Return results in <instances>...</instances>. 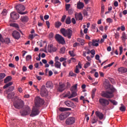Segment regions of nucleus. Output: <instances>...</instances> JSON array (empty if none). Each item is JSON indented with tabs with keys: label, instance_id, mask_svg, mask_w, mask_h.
<instances>
[{
	"label": "nucleus",
	"instance_id": "bb28decb",
	"mask_svg": "<svg viewBox=\"0 0 127 127\" xmlns=\"http://www.w3.org/2000/svg\"><path fill=\"white\" fill-rule=\"evenodd\" d=\"M78 42H80L81 45L83 46L85 45V40L83 39H81L80 38H77Z\"/></svg>",
	"mask_w": 127,
	"mask_h": 127
},
{
	"label": "nucleus",
	"instance_id": "4c0bfd02",
	"mask_svg": "<svg viewBox=\"0 0 127 127\" xmlns=\"http://www.w3.org/2000/svg\"><path fill=\"white\" fill-rule=\"evenodd\" d=\"M90 66H91V63H90L89 62H87L84 65V68L85 69H87V68H88V67H90Z\"/></svg>",
	"mask_w": 127,
	"mask_h": 127
},
{
	"label": "nucleus",
	"instance_id": "6ab92c4d",
	"mask_svg": "<svg viewBox=\"0 0 127 127\" xmlns=\"http://www.w3.org/2000/svg\"><path fill=\"white\" fill-rule=\"evenodd\" d=\"M66 89V86H65V84H60L59 87V92H63L64 90Z\"/></svg>",
	"mask_w": 127,
	"mask_h": 127
},
{
	"label": "nucleus",
	"instance_id": "ea45409f",
	"mask_svg": "<svg viewBox=\"0 0 127 127\" xmlns=\"http://www.w3.org/2000/svg\"><path fill=\"white\" fill-rule=\"evenodd\" d=\"M98 122V120L96 119V117H94L92 120H91V123L92 124H96Z\"/></svg>",
	"mask_w": 127,
	"mask_h": 127
},
{
	"label": "nucleus",
	"instance_id": "6e6d98bb",
	"mask_svg": "<svg viewBox=\"0 0 127 127\" xmlns=\"http://www.w3.org/2000/svg\"><path fill=\"white\" fill-rule=\"evenodd\" d=\"M70 6H71V5L70 4H66L65 5L66 10L68 11L70 8Z\"/></svg>",
	"mask_w": 127,
	"mask_h": 127
},
{
	"label": "nucleus",
	"instance_id": "4be33fe9",
	"mask_svg": "<svg viewBox=\"0 0 127 127\" xmlns=\"http://www.w3.org/2000/svg\"><path fill=\"white\" fill-rule=\"evenodd\" d=\"M46 86L47 87V88H53V83H52V82L49 81H47Z\"/></svg>",
	"mask_w": 127,
	"mask_h": 127
},
{
	"label": "nucleus",
	"instance_id": "5fc2aeb1",
	"mask_svg": "<svg viewBox=\"0 0 127 127\" xmlns=\"http://www.w3.org/2000/svg\"><path fill=\"white\" fill-rule=\"evenodd\" d=\"M3 42L5 43H6L7 44H8L10 42V40L8 38H6L5 40H4Z\"/></svg>",
	"mask_w": 127,
	"mask_h": 127
},
{
	"label": "nucleus",
	"instance_id": "79ce46f5",
	"mask_svg": "<svg viewBox=\"0 0 127 127\" xmlns=\"http://www.w3.org/2000/svg\"><path fill=\"white\" fill-rule=\"evenodd\" d=\"M10 26H12L13 27H15L16 28H19V26H18V24L13 23L10 24Z\"/></svg>",
	"mask_w": 127,
	"mask_h": 127
},
{
	"label": "nucleus",
	"instance_id": "a19ab883",
	"mask_svg": "<svg viewBox=\"0 0 127 127\" xmlns=\"http://www.w3.org/2000/svg\"><path fill=\"white\" fill-rule=\"evenodd\" d=\"M109 101L113 104V105H114L115 106H117V105H118V102L116 101L115 100L109 99Z\"/></svg>",
	"mask_w": 127,
	"mask_h": 127
},
{
	"label": "nucleus",
	"instance_id": "0e129e2a",
	"mask_svg": "<svg viewBox=\"0 0 127 127\" xmlns=\"http://www.w3.org/2000/svg\"><path fill=\"white\" fill-rule=\"evenodd\" d=\"M71 22L73 24H76V20L74 18H72V19H71Z\"/></svg>",
	"mask_w": 127,
	"mask_h": 127
},
{
	"label": "nucleus",
	"instance_id": "864d4df0",
	"mask_svg": "<svg viewBox=\"0 0 127 127\" xmlns=\"http://www.w3.org/2000/svg\"><path fill=\"white\" fill-rule=\"evenodd\" d=\"M49 64L51 65L52 67H53V66H54V62L53 60H50L49 62Z\"/></svg>",
	"mask_w": 127,
	"mask_h": 127
},
{
	"label": "nucleus",
	"instance_id": "ddd939ff",
	"mask_svg": "<svg viewBox=\"0 0 127 127\" xmlns=\"http://www.w3.org/2000/svg\"><path fill=\"white\" fill-rule=\"evenodd\" d=\"M72 33H73L72 30L70 29H66V32L65 33L66 37L67 36V38L70 39V38H71V36H72Z\"/></svg>",
	"mask_w": 127,
	"mask_h": 127
},
{
	"label": "nucleus",
	"instance_id": "2f4dec72",
	"mask_svg": "<svg viewBox=\"0 0 127 127\" xmlns=\"http://www.w3.org/2000/svg\"><path fill=\"white\" fill-rule=\"evenodd\" d=\"M61 25H62V23H61V22L60 21H57L55 23V27L57 28H59L60 27V26H61Z\"/></svg>",
	"mask_w": 127,
	"mask_h": 127
},
{
	"label": "nucleus",
	"instance_id": "3c124183",
	"mask_svg": "<svg viewBox=\"0 0 127 127\" xmlns=\"http://www.w3.org/2000/svg\"><path fill=\"white\" fill-rule=\"evenodd\" d=\"M90 53L91 54H92V55H93V56H92V58H93V57H94V55H95L96 54V52L95 51V50H92L90 51Z\"/></svg>",
	"mask_w": 127,
	"mask_h": 127
},
{
	"label": "nucleus",
	"instance_id": "9b49d317",
	"mask_svg": "<svg viewBox=\"0 0 127 127\" xmlns=\"http://www.w3.org/2000/svg\"><path fill=\"white\" fill-rule=\"evenodd\" d=\"M11 18L14 20H16L19 18V14H17L16 12H12L10 13Z\"/></svg>",
	"mask_w": 127,
	"mask_h": 127
},
{
	"label": "nucleus",
	"instance_id": "393cba45",
	"mask_svg": "<svg viewBox=\"0 0 127 127\" xmlns=\"http://www.w3.org/2000/svg\"><path fill=\"white\" fill-rule=\"evenodd\" d=\"M64 104L65 105H66V106H67V107H72V106H73V105H74L73 103L69 101H65Z\"/></svg>",
	"mask_w": 127,
	"mask_h": 127
},
{
	"label": "nucleus",
	"instance_id": "4d7b16f0",
	"mask_svg": "<svg viewBox=\"0 0 127 127\" xmlns=\"http://www.w3.org/2000/svg\"><path fill=\"white\" fill-rule=\"evenodd\" d=\"M65 19H66V15H64L62 17L61 21H62V22H64V21H65Z\"/></svg>",
	"mask_w": 127,
	"mask_h": 127
},
{
	"label": "nucleus",
	"instance_id": "f257e3e1",
	"mask_svg": "<svg viewBox=\"0 0 127 127\" xmlns=\"http://www.w3.org/2000/svg\"><path fill=\"white\" fill-rule=\"evenodd\" d=\"M111 91H106L102 92L101 93L102 97L104 98H106V99H112L114 97V92H115V88L111 89Z\"/></svg>",
	"mask_w": 127,
	"mask_h": 127
},
{
	"label": "nucleus",
	"instance_id": "603ef678",
	"mask_svg": "<svg viewBox=\"0 0 127 127\" xmlns=\"http://www.w3.org/2000/svg\"><path fill=\"white\" fill-rule=\"evenodd\" d=\"M51 1L53 3H59L60 2L59 0H52Z\"/></svg>",
	"mask_w": 127,
	"mask_h": 127
},
{
	"label": "nucleus",
	"instance_id": "bf43d9fd",
	"mask_svg": "<svg viewBox=\"0 0 127 127\" xmlns=\"http://www.w3.org/2000/svg\"><path fill=\"white\" fill-rule=\"evenodd\" d=\"M67 60V59L65 58H61L60 59V62H63V61H66Z\"/></svg>",
	"mask_w": 127,
	"mask_h": 127
},
{
	"label": "nucleus",
	"instance_id": "338daca9",
	"mask_svg": "<svg viewBox=\"0 0 127 127\" xmlns=\"http://www.w3.org/2000/svg\"><path fill=\"white\" fill-rule=\"evenodd\" d=\"M29 38L31 40L33 39V38H34V34H30L29 35Z\"/></svg>",
	"mask_w": 127,
	"mask_h": 127
},
{
	"label": "nucleus",
	"instance_id": "412c9836",
	"mask_svg": "<svg viewBox=\"0 0 127 127\" xmlns=\"http://www.w3.org/2000/svg\"><path fill=\"white\" fill-rule=\"evenodd\" d=\"M99 41H100V39L93 40V46L98 47L99 46Z\"/></svg>",
	"mask_w": 127,
	"mask_h": 127
},
{
	"label": "nucleus",
	"instance_id": "49530a36",
	"mask_svg": "<svg viewBox=\"0 0 127 127\" xmlns=\"http://www.w3.org/2000/svg\"><path fill=\"white\" fill-rule=\"evenodd\" d=\"M5 77V73H0V80L3 79Z\"/></svg>",
	"mask_w": 127,
	"mask_h": 127
},
{
	"label": "nucleus",
	"instance_id": "f704fd0d",
	"mask_svg": "<svg viewBox=\"0 0 127 127\" xmlns=\"http://www.w3.org/2000/svg\"><path fill=\"white\" fill-rule=\"evenodd\" d=\"M12 84H13V82H12L11 81L7 83L6 85H5L3 86V89H6V88H8V87H9L10 86H11V85H12Z\"/></svg>",
	"mask_w": 127,
	"mask_h": 127
},
{
	"label": "nucleus",
	"instance_id": "13d9d810",
	"mask_svg": "<svg viewBox=\"0 0 127 127\" xmlns=\"http://www.w3.org/2000/svg\"><path fill=\"white\" fill-rule=\"evenodd\" d=\"M14 90V86H11L8 89V92H11L12 91H13Z\"/></svg>",
	"mask_w": 127,
	"mask_h": 127
},
{
	"label": "nucleus",
	"instance_id": "e433bc0d",
	"mask_svg": "<svg viewBox=\"0 0 127 127\" xmlns=\"http://www.w3.org/2000/svg\"><path fill=\"white\" fill-rule=\"evenodd\" d=\"M105 12V6H101V15L102 17H105V15H104V12Z\"/></svg>",
	"mask_w": 127,
	"mask_h": 127
},
{
	"label": "nucleus",
	"instance_id": "f03ea898",
	"mask_svg": "<svg viewBox=\"0 0 127 127\" xmlns=\"http://www.w3.org/2000/svg\"><path fill=\"white\" fill-rule=\"evenodd\" d=\"M42 105H44V100L41 99L39 96H37L35 98V106L36 108L41 107Z\"/></svg>",
	"mask_w": 127,
	"mask_h": 127
},
{
	"label": "nucleus",
	"instance_id": "39448f33",
	"mask_svg": "<svg viewBox=\"0 0 127 127\" xmlns=\"http://www.w3.org/2000/svg\"><path fill=\"white\" fill-rule=\"evenodd\" d=\"M31 112V109L29 107L27 106L25 110H22L20 111V114L22 117H25V116H27L30 114Z\"/></svg>",
	"mask_w": 127,
	"mask_h": 127
},
{
	"label": "nucleus",
	"instance_id": "69168bd1",
	"mask_svg": "<svg viewBox=\"0 0 127 127\" xmlns=\"http://www.w3.org/2000/svg\"><path fill=\"white\" fill-rule=\"evenodd\" d=\"M76 67L78 68H79V69H81L82 68V65H81V64L80 63H79L78 65H76Z\"/></svg>",
	"mask_w": 127,
	"mask_h": 127
},
{
	"label": "nucleus",
	"instance_id": "4468645a",
	"mask_svg": "<svg viewBox=\"0 0 127 127\" xmlns=\"http://www.w3.org/2000/svg\"><path fill=\"white\" fill-rule=\"evenodd\" d=\"M118 72L121 74H124L127 72V67H121L118 68Z\"/></svg>",
	"mask_w": 127,
	"mask_h": 127
},
{
	"label": "nucleus",
	"instance_id": "58836bf2",
	"mask_svg": "<svg viewBox=\"0 0 127 127\" xmlns=\"http://www.w3.org/2000/svg\"><path fill=\"white\" fill-rule=\"evenodd\" d=\"M69 77H76V76H77V74H76V73H74L73 71H70L69 73Z\"/></svg>",
	"mask_w": 127,
	"mask_h": 127
},
{
	"label": "nucleus",
	"instance_id": "dca6fc26",
	"mask_svg": "<svg viewBox=\"0 0 127 127\" xmlns=\"http://www.w3.org/2000/svg\"><path fill=\"white\" fill-rule=\"evenodd\" d=\"M75 17L76 20H83V15H82L81 13L75 14Z\"/></svg>",
	"mask_w": 127,
	"mask_h": 127
},
{
	"label": "nucleus",
	"instance_id": "1a4fd4ad",
	"mask_svg": "<svg viewBox=\"0 0 127 127\" xmlns=\"http://www.w3.org/2000/svg\"><path fill=\"white\" fill-rule=\"evenodd\" d=\"M41 95L42 97H45L48 96V91L45 88V85H42L41 88Z\"/></svg>",
	"mask_w": 127,
	"mask_h": 127
},
{
	"label": "nucleus",
	"instance_id": "f3484780",
	"mask_svg": "<svg viewBox=\"0 0 127 127\" xmlns=\"http://www.w3.org/2000/svg\"><path fill=\"white\" fill-rule=\"evenodd\" d=\"M20 20L22 22H27L29 20V18L27 16H22Z\"/></svg>",
	"mask_w": 127,
	"mask_h": 127
},
{
	"label": "nucleus",
	"instance_id": "680f3d73",
	"mask_svg": "<svg viewBox=\"0 0 127 127\" xmlns=\"http://www.w3.org/2000/svg\"><path fill=\"white\" fill-rule=\"evenodd\" d=\"M7 11L6 9H4L2 11V15H6V13Z\"/></svg>",
	"mask_w": 127,
	"mask_h": 127
},
{
	"label": "nucleus",
	"instance_id": "2eb2a0df",
	"mask_svg": "<svg viewBox=\"0 0 127 127\" xmlns=\"http://www.w3.org/2000/svg\"><path fill=\"white\" fill-rule=\"evenodd\" d=\"M95 115L96 117H98V118H99V120H103V119H104V114L100 112V111H96Z\"/></svg>",
	"mask_w": 127,
	"mask_h": 127
},
{
	"label": "nucleus",
	"instance_id": "423d86ee",
	"mask_svg": "<svg viewBox=\"0 0 127 127\" xmlns=\"http://www.w3.org/2000/svg\"><path fill=\"white\" fill-rule=\"evenodd\" d=\"M109 101V100H107L105 98H100L99 102L102 107H107V106H109V105H110Z\"/></svg>",
	"mask_w": 127,
	"mask_h": 127
},
{
	"label": "nucleus",
	"instance_id": "37998d69",
	"mask_svg": "<svg viewBox=\"0 0 127 127\" xmlns=\"http://www.w3.org/2000/svg\"><path fill=\"white\" fill-rule=\"evenodd\" d=\"M32 58V57H31V56L27 55L26 57V61H29V60H31Z\"/></svg>",
	"mask_w": 127,
	"mask_h": 127
},
{
	"label": "nucleus",
	"instance_id": "de8ad7c7",
	"mask_svg": "<svg viewBox=\"0 0 127 127\" xmlns=\"http://www.w3.org/2000/svg\"><path fill=\"white\" fill-rule=\"evenodd\" d=\"M65 47H62V48L61 49V53L62 54L65 53Z\"/></svg>",
	"mask_w": 127,
	"mask_h": 127
},
{
	"label": "nucleus",
	"instance_id": "7c9ffc66",
	"mask_svg": "<svg viewBox=\"0 0 127 127\" xmlns=\"http://www.w3.org/2000/svg\"><path fill=\"white\" fill-rule=\"evenodd\" d=\"M122 40L123 41H126L127 39V35L126 34V33L123 32L122 33Z\"/></svg>",
	"mask_w": 127,
	"mask_h": 127
},
{
	"label": "nucleus",
	"instance_id": "0eeeda50",
	"mask_svg": "<svg viewBox=\"0 0 127 127\" xmlns=\"http://www.w3.org/2000/svg\"><path fill=\"white\" fill-rule=\"evenodd\" d=\"M55 38L57 41L59 42V43H61V44H64V43H65V40H64V38L61 35L56 34L55 36Z\"/></svg>",
	"mask_w": 127,
	"mask_h": 127
},
{
	"label": "nucleus",
	"instance_id": "e2e57ef3",
	"mask_svg": "<svg viewBox=\"0 0 127 127\" xmlns=\"http://www.w3.org/2000/svg\"><path fill=\"white\" fill-rule=\"evenodd\" d=\"M55 62H59V57L58 56L55 58Z\"/></svg>",
	"mask_w": 127,
	"mask_h": 127
},
{
	"label": "nucleus",
	"instance_id": "6e6552de",
	"mask_svg": "<svg viewBox=\"0 0 127 127\" xmlns=\"http://www.w3.org/2000/svg\"><path fill=\"white\" fill-rule=\"evenodd\" d=\"M37 108L35 106L33 107L31 114L30 115V117H33L39 115V109Z\"/></svg>",
	"mask_w": 127,
	"mask_h": 127
},
{
	"label": "nucleus",
	"instance_id": "9d476101",
	"mask_svg": "<svg viewBox=\"0 0 127 127\" xmlns=\"http://www.w3.org/2000/svg\"><path fill=\"white\" fill-rule=\"evenodd\" d=\"M75 123V118L73 117L68 118L65 121L66 125L68 126H71V125H73Z\"/></svg>",
	"mask_w": 127,
	"mask_h": 127
},
{
	"label": "nucleus",
	"instance_id": "aec40b11",
	"mask_svg": "<svg viewBox=\"0 0 127 127\" xmlns=\"http://www.w3.org/2000/svg\"><path fill=\"white\" fill-rule=\"evenodd\" d=\"M77 7L78 9H81L84 7V3L82 2H79L77 4Z\"/></svg>",
	"mask_w": 127,
	"mask_h": 127
},
{
	"label": "nucleus",
	"instance_id": "8fccbe9b",
	"mask_svg": "<svg viewBox=\"0 0 127 127\" xmlns=\"http://www.w3.org/2000/svg\"><path fill=\"white\" fill-rule=\"evenodd\" d=\"M69 54L70 55L71 57H74L75 56V54H74V52L72 51H69Z\"/></svg>",
	"mask_w": 127,
	"mask_h": 127
},
{
	"label": "nucleus",
	"instance_id": "774afa93",
	"mask_svg": "<svg viewBox=\"0 0 127 127\" xmlns=\"http://www.w3.org/2000/svg\"><path fill=\"white\" fill-rule=\"evenodd\" d=\"M68 11L69 14H72L73 13V10L72 9H69Z\"/></svg>",
	"mask_w": 127,
	"mask_h": 127
},
{
	"label": "nucleus",
	"instance_id": "a878e982",
	"mask_svg": "<svg viewBox=\"0 0 127 127\" xmlns=\"http://www.w3.org/2000/svg\"><path fill=\"white\" fill-rule=\"evenodd\" d=\"M61 33L64 36L66 37V32L67 31V29H65V28H62L60 30Z\"/></svg>",
	"mask_w": 127,
	"mask_h": 127
},
{
	"label": "nucleus",
	"instance_id": "7ed1b4c3",
	"mask_svg": "<svg viewBox=\"0 0 127 127\" xmlns=\"http://www.w3.org/2000/svg\"><path fill=\"white\" fill-rule=\"evenodd\" d=\"M24 105V103L23 102V101L21 100V99H19L17 100L14 103V106L15 109H22V107Z\"/></svg>",
	"mask_w": 127,
	"mask_h": 127
},
{
	"label": "nucleus",
	"instance_id": "72a5a7b5",
	"mask_svg": "<svg viewBox=\"0 0 127 127\" xmlns=\"http://www.w3.org/2000/svg\"><path fill=\"white\" fill-rule=\"evenodd\" d=\"M66 24H70L71 23V18L68 16L65 20Z\"/></svg>",
	"mask_w": 127,
	"mask_h": 127
},
{
	"label": "nucleus",
	"instance_id": "a18cd8bd",
	"mask_svg": "<svg viewBox=\"0 0 127 127\" xmlns=\"http://www.w3.org/2000/svg\"><path fill=\"white\" fill-rule=\"evenodd\" d=\"M71 95V93H70V92H68L66 94H65L64 97V98H67L68 97V99H69V97H70V96Z\"/></svg>",
	"mask_w": 127,
	"mask_h": 127
},
{
	"label": "nucleus",
	"instance_id": "b1692460",
	"mask_svg": "<svg viewBox=\"0 0 127 127\" xmlns=\"http://www.w3.org/2000/svg\"><path fill=\"white\" fill-rule=\"evenodd\" d=\"M77 86H78L77 84H75V85L72 86L70 89V91L71 92H77Z\"/></svg>",
	"mask_w": 127,
	"mask_h": 127
},
{
	"label": "nucleus",
	"instance_id": "c9c22d12",
	"mask_svg": "<svg viewBox=\"0 0 127 127\" xmlns=\"http://www.w3.org/2000/svg\"><path fill=\"white\" fill-rule=\"evenodd\" d=\"M120 110L121 112H126V107L124 106V104H121V107L120 108Z\"/></svg>",
	"mask_w": 127,
	"mask_h": 127
},
{
	"label": "nucleus",
	"instance_id": "c03bdc74",
	"mask_svg": "<svg viewBox=\"0 0 127 127\" xmlns=\"http://www.w3.org/2000/svg\"><path fill=\"white\" fill-rule=\"evenodd\" d=\"M115 37L116 39L120 38V33L119 32L115 33Z\"/></svg>",
	"mask_w": 127,
	"mask_h": 127
},
{
	"label": "nucleus",
	"instance_id": "f8f14e48",
	"mask_svg": "<svg viewBox=\"0 0 127 127\" xmlns=\"http://www.w3.org/2000/svg\"><path fill=\"white\" fill-rule=\"evenodd\" d=\"M12 35L15 39H19L20 38V34L17 31H14Z\"/></svg>",
	"mask_w": 127,
	"mask_h": 127
},
{
	"label": "nucleus",
	"instance_id": "473e14b6",
	"mask_svg": "<svg viewBox=\"0 0 127 127\" xmlns=\"http://www.w3.org/2000/svg\"><path fill=\"white\" fill-rule=\"evenodd\" d=\"M4 83H8V82H9V81H11V76H7V77H6L4 79Z\"/></svg>",
	"mask_w": 127,
	"mask_h": 127
},
{
	"label": "nucleus",
	"instance_id": "c85d7f7f",
	"mask_svg": "<svg viewBox=\"0 0 127 127\" xmlns=\"http://www.w3.org/2000/svg\"><path fill=\"white\" fill-rule=\"evenodd\" d=\"M97 91L96 88H93L92 90V94L91 97L92 99H94L95 98V96L96 95V91Z\"/></svg>",
	"mask_w": 127,
	"mask_h": 127
},
{
	"label": "nucleus",
	"instance_id": "c756f323",
	"mask_svg": "<svg viewBox=\"0 0 127 127\" xmlns=\"http://www.w3.org/2000/svg\"><path fill=\"white\" fill-rule=\"evenodd\" d=\"M60 112H66L67 111H71V108H60Z\"/></svg>",
	"mask_w": 127,
	"mask_h": 127
},
{
	"label": "nucleus",
	"instance_id": "20e7f679",
	"mask_svg": "<svg viewBox=\"0 0 127 127\" xmlns=\"http://www.w3.org/2000/svg\"><path fill=\"white\" fill-rule=\"evenodd\" d=\"M16 9L17 12H18V13H19L20 14L23 15V14H26V13H27V12L26 11L22 12L25 10V7H24V5L22 4H19L16 5Z\"/></svg>",
	"mask_w": 127,
	"mask_h": 127
},
{
	"label": "nucleus",
	"instance_id": "a211bd4d",
	"mask_svg": "<svg viewBox=\"0 0 127 127\" xmlns=\"http://www.w3.org/2000/svg\"><path fill=\"white\" fill-rule=\"evenodd\" d=\"M66 118H67V113H62L60 115V120L61 121H64Z\"/></svg>",
	"mask_w": 127,
	"mask_h": 127
},
{
	"label": "nucleus",
	"instance_id": "09e8293b",
	"mask_svg": "<svg viewBox=\"0 0 127 127\" xmlns=\"http://www.w3.org/2000/svg\"><path fill=\"white\" fill-rule=\"evenodd\" d=\"M123 46L119 47V50H120V55H122L123 54Z\"/></svg>",
	"mask_w": 127,
	"mask_h": 127
},
{
	"label": "nucleus",
	"instance_id": "052dcab7",
	"mask_svg": "<svg viewBox=\"0 0 127 127\" xmlns=\"http://www.w3.org/2000/svg\"><path fill=\"white\" fill-rule=\"evenodd\" d=\"M107 21L109 23H112V22H113V20L111 19V18H108L107 19Z\"/></svg>",
	"mask_w": 127,
	"mask_h": 127
},
{
	"label": "nucleus",
	"instance_id": "5701e85b",
	"mask_svg": "<svg viewBox=\"0 0 127 127\" xmlns=\"http://www.w3.org/2000/svg\"><path fill=\"white\" fill-rule=\"evenodd\" d=\"M55 67L57 68V69H61V63L60 62L55 63Z\"/></svg>",
	"mask_w": 127,
	"mask_h": 127
},
{
	"label": "nucleus",
	"instance_id": "cd10ccee",
	"mask_svg": "<svg viewBox=\"0 0 127 127\" xmlns=\"http://www.w3.org/2000/svg\"><path fill=\"white\" fill-rule=\"evenodd\" d=\"M77 96V93L76 91H72L71 94L70 96H69L68 99H72V98H74Z\"/></svg>",
	"mask_w": 127,
	"mask_h": 127
}]
</instances>
